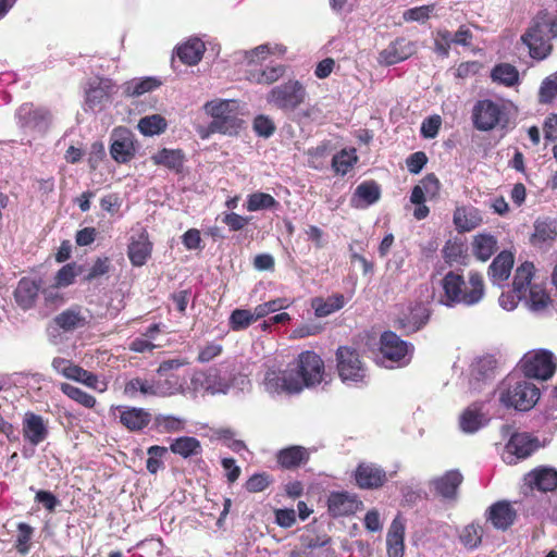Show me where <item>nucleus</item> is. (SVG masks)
Wrapping results in <instances>:
<instances>
[{
    "label": "nucleus",
    "mask_w": 557,
    "mask_h": 557,
    "mask_svg": "<svg viewBox=\"0 0 557 557\" xmlns=\"http://www.w3.org/2000/svg\"><path fill=\"white\" fill-rule=\"evenodd\" d=\"M325 366L322 358L313 350L302 351L296 363L286 369H269L263 384L270 394H297L305 387L312 388L325 379Z\"/></svg>",
    "instance_id": "1"
},
{
    "label": "nucleus",
    "mask_w": 557,
    "mask_h": 557,
    "mask_svg": "<svg viewBox=\"0 0 557 557\" xmlns=\"http://www.w3.org/2000/svg\"><path fill=\"white\" fill-rule=\"evenodd\" d=\"M444 297L441 302L447 307L457 304L466 306H474L484 297L483 277L478 272H470L469 281L466 282L463 276L453 271L448 272L442 280Z\"/></svg>",
    "instance_id": "2"
},
{
    "label": "nucleus",
    "mask_w": 557,
    "mask_h": 557,
    "mask_svg": "<svg viewBox=\"0 0 557 557\" xmlns=\"http://www.w3.org/2000/svg\"><path fill=\"white\" fill-rule=\"evenodd\" d=\"M557 37V13L540 12L522 35L521 40L529 48L533 59L543 60L552 51L550 39Z\"/></svg>",
    "instance_id": "3"
},
{
    "label": "nucleus",
    "mask_w": 557,
    "mask_h": 557,
    "mask_svg": "<svg viewBox=\"0 0 557 557\" xmlns=\"http://www.w3.org/2000/svg\"><path fill=\"white\" fill-rule=\"evenodd\" d=\"M498 400L506 408L529 411L540 399L536 385L517 375L506 376L498 385Z\"/></svg>",
    "instance_id": "4"
},
{
    "label": "nucleus",
    "mask_w": 557,
    "mask_h": 557,
    "mask_svg": "<svg viewBox=\"0 0 557 557\" xmlns=\"http://www.w3.org/2000/svg\"><path fill=\"white\" fill-rule=\"evenodd\" d=\"M205 113L211 117L212 129L219 134H237L242 125L238 117L239 102L235 99H214L207 101L202 107Z\"/></svg>",
    "instance_id": "5"
},
{
    "label": "nucleus",
    "mask_w": 557,
    "mask_h": 557,
    "mask_svg": "<svg viewBox=\"0 0 557 557\" xmlns=\"http://www.w3.org/2000/svg\"><path fill=\"white\" fill-rule=\"evenodd\" d=\"M307 89L296 79H289L274 86L267 95V101L274 108L284 112H294L307 98Z\"/></svg>",
    "instance_id": "6"
},
{
    "label": "nucleus",
    "mask_w": 557,
    "mask_h": 557,
    "mask_svg": "<svg viewBox=\"0 0 557 557\" xmlns=\"http://www.w3.org/2000/svg\"><path fill=\"white\" fill-rule=\"evenodd\" d=\"M520 367L528 377L547 380L555 372L556 361L549 350H529L521 359Z\"/></svg>",
    "instance_id": "7"
},
{
    "label": "nucleus",
    "mask_w": 557,
    "mask_h": 557,
    "mask_svg": "<svg viewBox=\"0 0 557 557\" xmlns=\"http://www.w3.org/2000/svg\"><path fill=\"white\" fill-rule=\"evenodd\" d=\"M506 112L504 104L490 100H479L472 109L473 126L481 132H488L496 128L502 121H505Z\"/></svg>",
    "instance_id": "8"
},
{
    "label": "nucleus",
    "mask_w": 557,
    "mask_h": 557,
    "mask_svg": "<svg viewBox=\"0 0 557 557\" xmlns=\"http://www.w3.org/2000/svg\"><path fill=\"white\" fill-rule=\"evenodd\" d=\"M337 371L346 384L364 382L367 368L358 350H337Z\"/></svg>",
    "instance_id": "9"
},
{
    "label": "nucleus",
    "mask_w": 557,
    "mask_h": 557,
    "mask_svg": "<svg viewBox=\"0 0 557 557\" xmlns=\"http://www.w3.org/2000/svg\"><path fill=\"white\" fill-rule=\"evenodd\" d=\"M497 369V360L491 354L484 352L476 357L470 366V391L480 392L482 385L494 379Z\"/></svg>",
    "instance_id": "10"
},
{
    "label": "nucleus",
    "mask_w": 557,
    "mask_h": 557,
    "mask_svg": "<svg viewBox=\"0 0 557 557\" xmlns=\"http://www.w3.org/2000/svg\"><path fill=\"white\" fill-rule=\"evenodd\" d=\"M51 366L55 372L62 374L66 379L81 382L88 387L98 389L99 392H103L107 388L104 384L102 387H99V381L95 374L74 364L71 360L54 358Z\"/></svg>",
    "instance_id": "11"
},
{
    "label": "nucleus",
    "mask_w": 557,
    "mask_h": 557,
    "mask_svg": "<svg viewBox=\"0 0 557 557\" xmlns=\"http://www.w3.org/2000/svg\"><path fill=\"white\" fill-rule=\"evenodd\" d=\"M539 447L540 443L536 437H533L528 433H516L510 437L506 445V455L504 456V459L506 462L512 463L515 461L513 457L517 459L527 458Z\"/></svg>",
    "instance_id": "12"
},
{
    "label": "nucleus",
    "mask_w": 557,
    "mask_h": 557,
    "mask_svg": "<svg viewBox=\"0 0 557 557\" xmlns=\"http://www.w3.org/2000/svg\"><path fill=\"white\" fill-rule=\"evenodd\" d=\"M110 153L120 163L128 162L134 157V135L128 128L117 127L113 131Z\"/></svg>",
    "instance_id": "13"
},
{
    "label": "nucleus",
    "mask_w": 557,
    "mask_h": 557,
    "mask_svg": "<svg viewBox=\"0 0 557 557\" xmlns=\"http://www.w3.org/2000/svg\"><path fill=\"white\" fill-rule=\"evenodd\" d=\"M16 116L22 127L37 132H45L50 123V113L42 108H34L30 103L22 104Z\"/></svg>",
    "instance_id": "14"
},
{
    "label": "nucleus",
    "mask_w": 557,
    "mask_h": 557,
    "mask_svg": "<svg viewBox=\"0 0 557 557\" xmlns=\"http://www.w3.org/2000/svg\"><path fill=\"white\" fill-rule=\"evenodd\" d=\"M417 51L416 44L406 38H397L383 49L377 58L380 64L393 65L407 60Z\"/></svg>",
    "instance_id": "15"
},
{
    "label": "nucleus",
    "mask_w": 557,
    "mask_h": 557,
    "mask_svg": "<svg viewBox=\"0 0 557 557\" xmlns=\"http://www.w3.org/2000/svg\"><path fill=\"white\" fill-rule=\"evenodd\" d=\"M173 388L165 387L164 384H161L160 381H149L140 377H135L128 381L124 387V394L131 398H134L137 393H140L145 396H157V397H166L173 395Z\"/></svg>",
    "instance_id": "16"
},
{
    "label": "nucleus",
    "mask_w": 557,
    "mask_h": 557,
    "mask_svg": "<svg viewBox=\"0 0 557 557\" xmlns=\"http://www.w3.org/2000/svg\"><path fill=\"white\" fill-rule=\"evenodd\" d=\"M113 88L114 85L110 78L96 77L91 79L86 90L87 106L92 110L101 109L109 101Z\"/></svg>",
    "instance_id": "17"
},
{
    "label": "nucleus",
    "mask_w": 557,
    "mask_h": 557,
    "mask_svg": "<svg viewBox=\"0 0 557 557\" xmlns=\"http://www.w3.org/2000/svg\"><path fill=\"white\" fill-rule=\"evenodd\" d=\"M355 478L361 488H377L386 481V472L374 463L362 462L358 466Z\"/></svg>",
    "instance_id": "18"
},
{
    "label": "nucleus",
    "mask_w": 557,
    "mask_h": 557,
    "mask_svg": "<svg viewBox=\"0 0 557 557\" xmlns=\"http://www.w3.org/2000/svg\"><path fill=\"white\" fill-rule=\"evenodd\" d=\"M362 505L355 495L347 492H335L329 496V511L333 517L348 516L356 512Z\"/></svg>",
    "instance_id": "19"
},
{
    "label": "nucleus",
    "mask_w": 557,
    "mask_h": 557,
    "mask_svg": "<svg viewBox=\"0 0 557 557\" xmlns=\"http://www.w3.org/2000/svg\"><path fill=\"white\" fill-rule=\"evenodd\" d=\"M91 319V314L87 309L82 307H72L54 319L57 325L64 331H74L86 326Z\"/></svg>",
    "instance_id": "20"
},
{
    "label": "nucleus",
    "mask_w": 557,
    "mask_h": 557,
    "mask_svg": "<svg viewBox=\"0 0 557 557\" xmlns=\"http://www.w3.org/2000/svg\"><path fill=\"white\" fill-rule=\"evenodd\" d=\"M120 422L129 431L137 432L146 428L151 421V414L144 408L117 407Z\"/></svg>",
    "instance_id": "21"
},
{
    "label": "nucleus",
    "mask_w": 557,
    "mask_h": 557,
    "mask_svg": "<svg viewBox=\"0 0 557 557\" xmlns=\"http://www.w3.org/2000/svg\"><path fill=\"white\" fill-rule=\"evenodd\" d=\"M513 267V256L511 252L502 251L493 260L488 268V277L494 285L503 286L508 280Z\"/></svg>",
    "instance_id": "22"
},
{
    "label": "nucleus",
    "mask_w": 557,
    "mask_h": 557,
    "mask_svg": "<svg viewBox=\"0 0 557 557\" xmlns=\"http://www.w3.org/2000/svg\"><path fill=\"white\" fill-rule=\"evenodd\" d=\"M440 181L435 174H428L413 187L410 201L414 205H421L426 200L436 198L440 191Z\"/></svg>",
    "instance_id": "23"
},
{
    "label": "nucleus",
    "mask_w": 557,
    "mask_h": 557,
    "mask_svg": "<svg viewBox=\"0 0 557 557\" xmlns=\"http://www.w3.org/2000/svg\"><path fill=\"white\" fill-rule=\"evenodd\" d=\"M23 435L32 445L44 442L48 435L44 419L38 414L27 412L23 420Z\"/></svg>",
    "instance_id": "24"
},
{
    "label": "nucleus",
    "mask_w": 557,
    "mask_h": 557,
    "mask_svg": "<svg viewBox=\"0 0 557 557\" xmlns=\"http://www.w3.org/2000/svg\"><path fill=\"white\" fill-rule=\"evenodd\" d=\"M516 519V510L507 502H497L487 510V520L498 530H507Z\"/></svg>",
    "instance_id": "25"
},
{
    "label": "nucleus",
    "mask_w": 557,
    "mask_h": 557,
    "mask_svg": "<svg viewBox=\"0 0 557 557\" xmlns=\"http://www.w3.org/2000/svg\"><path fill=\"white\" fill-rule=\"evenodd\" d=\"M374 362L385 369L401 368L411 361L409 350H371Z\"/></svg>",
    "instance_id": "26"
},
{
    "label": "nucleus",
    "mask_w": 557,
    "mask_h": 557,
    "mask_svg": "<svg viewBox=\"0 0 557 557\" xmlns=\"http://www.w3.org/2000/svg\"><path fill=\"white\" fill-rule=\"evenodd\" d=\"M525 481L531 487L548 492L557 487V471L553 468L542 467L528 473Z\"/></svg>",
    "instance_id": "27"
},
{
    "label": "nucleus",
    "mask_w": 557,
    "mask_h": 557,
    "mask_svg": "<svg viewBox=\"0 0 557 557\" xmlns=\"http://www.w3.org/2000/svg\"><path fill=\"white\" fill-rule=\"evenodd\" d=\"M151 252V244L145 231L140 232L137 237H132L128 245V258L133 265L141 267L146 263Z\"/></svg>",
    "instance_id": "28"
},
{
    "label": "nucleus",
    "mask_w": 557,
    "mask_h": 557,
    "mask_svg": "<svg viewBox=\"0 0 557 557\" xmlns=\"http://www.w3.org/2000/svg\"><path fill=\"white\" fill-rule=\"evenodd\" d=\"M405 525L403 521L397 517L393 520L387 535H386V545H387V555L388 557H404L405 550Z\"/></svg>",
    "instance_id": "29"
},
{
    "label": "nucleus",
    "mask_w": 557,
    "mask_h": 557,
    "mask_svg": "<svg viewBox=\"0 0 557 557\" xmlns=\"http://www.w3.org/2000/svg\"><path fill=\"white\" fill-rule=\"evenodd\" d=\"M206 51L203 41L198 37H191L176 48L180 60L187 65H196Z\"/></svg>",
    "instance_id": "30"
},
{
    "label": "nucleus",
    "mask_w": 557,
    "mask_h": 557,
    "mask_svg": "<svg viewBox=\"0 0 557 557\" xmlns=\"http://www.w3.org/2000/svg\"><path fill=\"white\" fill-rule=\"evenodd\" d=\"M429 318V308L424 304H416L409 308V312L399 322L408 332H416L428 323Z\"/></svg>",
    "instance_id": "31"
},
{
    "label": "nucleus",
    "mask_w": 557,
    "mask_h": 557,
    "mask_svg": "<svg viewBox=\"0 0 557 557\" xmlns=\"http://www.w3.org/2000/svg\"><path fill=\"white\" fill-rule=\"evenodd\" d=\"M530 311L536 314L545 312L552 300L546 290L539 284H532L523 298Z\"/></svg>",
    "instance_id": "32"
},
{
    "label": "nucleus",
    "mask_w": 557,
    "mask_h": 557,
    "mask_svg": "<svg viewBox=\"0 0 557 557\" xmlns=\"http://www.w3.org/2000/svg\"><path fill=\"white\" fill-rule=\"evenodd\" d=\"M40 286L30 278H22L14 292V297L18 306L23 309H29L38 296Z\"/></svg>",
    "instance_id": "33"
},
{
    "label": "nucleus",
    "mask_w": 557,
    "mask_h": 557,
    "mask_svg": "<svg viewBox=\"0 0 557 557\" xmlns=\"http://www.w3.org/2000/svg\"><path fill=\"white\" fill-rule=\"evenodd\" d=\"M345 306V297L342 294L331 295L326 298L314 297L311 300V307L318 318L327 317Z\"/></svg>",
    "instance_id": "34"
},
{
    "label": "nucleus",
    "mask_w": 557,
    "mask_h": 557,
    "mask_svg": "<svg viewBox=\"0 0 557 557\" xmlns=\"http://www.w3.org/2000/svg\"><path fill=\"white\" fill-rule=\"evenodd\" d=\"M156 165H163L169 170L181 172L185 162V156L180 149L163 148L151 156Z\"/></svg>",
    "instance_id": "35"
},
{
    "label": "nucleus",
    "mask_w": 557,
    "mask_h": 557,
    "mask_svg": "<svg viewBox=\"0 0 557 557\" xmlns=\"http://www.w3.org/2000/svg\"><path fill=\"white\" fill-rule=\"evenodd\" d=\"M557 236V221L545 219L536 220L534 223V233L531 242L534 246H543L552 243Z\"/></svg>",
    "instance_id": "36"
},
{
    "label": "nucleus",
    "mask_w": 557,
    "mask_h": 557,
    "mask_svg": "<svg viewBox=\"0 0 557 557\" xmlns=\"http://www.w3.org/2000/svg\"><path fill=\"white\" fill-rule=\"evenodd\" d=\"M380 196L379 185L373 181H369L357 186L351 201L356 207H367L375 203Z\"/></svg>",
    "instance_id": "37"
},
{
    "label": "nucleus",
    "mask_w": 557,
    "mask_h": 557,
    "mask_svg": "<svg viewBox=\"0 0 557 557\" xmlns=\"http://www.w3.org/2000/svg\"><path fill=\"white\" fill-rule=\"evenodd\" d=\"M471 248L476 259L486 261L495 253L497 249V240L491 234H478L473 237Z\"/></svg>",
    "instance_id": "38"
},
{
    "label": "nucleus",
    "mask_w": 557,
    "mask_h": 557,
    "mask_svg": "<svg viewBox=\"0 0 557 557\" xmlns=\"http://www.w3.org/2000/svg\"><path fill=\"white\" fill-rule=\"evenodd\" d=\"M454 223L459 232H470L482 223V218L474 208H457L454 213Z\"/></svg>",
    "instance_id": "39"
},
{
    "label": "nucleus",
    "mask_w": 557,
    "mask_h": 557,
    "mask_svg": "<svg viewBox=\"0 0 557 557\" xmlns=\"http://www.w3.org/2000/svg\"><path fill=\"white\" fill-rule=\"evenodd\" d=\"M160 82L154 77L133 78L122 85L125 97H139L150 92L160 86Z\"/></svg>",
    "instance_id": "40"
},
{
    "label": "nucleus",
    "mask_w": 557,
    "mask_h": 557,
    "mask_svg": "<svg viewBox=\"0 0 557 557\" xmlns=\"http://www.w3.org/2000/svg\"><path fill=\"white\" fill-rule=\"evenodd\" d=\"M484 414L476 404L468 407L460 416V429L466 433H474L484 425Z\"/></svg>",
    "instance_id": "41"
},
{
    "label": "nucleus",
    "mask_w": 557,
    "mask_h": 557,
    "mask_svg": "<svg viewBox=\"0 0 557 557\" xmlns=\"http://www.w3.org/2000/svg\"><path fill=\"white\" fill-rule=\"evenodd\" d=\"M461 482L462 475L458 471H448L434 481V486L443 497L454 498Z\"/></svg>",
    "instance_id": "42"
},
{
    "label": "nucleus",
    "mask_w": 557,
    "mask_h": 557,
    "mask_svg": "<svg viewBox=\"0 0 557 557\" xmlns=\"http://www.w3.org/2000/svg\"><path fill=\"white\" fill-rule=\"evenodd\" d=\"M308 459L307 450L301 446H292L280 450L277 461L284 468H294Z\"/></svg>",
    "instance_id": "43"
},
{
    "label": "nucleus",
    "mask_w": 557,
    "mask_h": 557,
    "mask_svg": "<svg viewBox=\"0 0 557 557\" xmlns=\"http://www.w3.org/2000/svg\"><path fill=\"white\" fill-rule=\"evenodd\" d=\"M534 274V265L531 262H524L520 267L517 268L515 276H513V288L515 293L520 295L524 294L529 290L531 284V280Z\"/></svg>",
    "instance_id": "44"
},
{
    "label": "nucleus",
    "mask_w": 557,
    "mask_h": 557,
    "mask_svg": "<svg viewBox=\"0 0 557 557\" xmlns=\"http://www.w3.org/2000/svg\"><path fill=\"white\" fill-rule=\"evenodd\" d=\"M284 66L273 65L267 66L261 71H249L248 79L256 84L269 85L278 81L284 75Z\"/></svg>",
    "instance_id": "45"
},
{
    "label": "nucleus",
    "mask_w": 557,
    "mask_h": 557,
    "mask_svg": "<svg viewBox=\"0 0 557 557\" xmlns=\"http://www.w3.org/2000/svg\"><path fill=\"white\" fill-rule=\"evenodd\" d=\"M170 449L183 458H188L190 456H195L200 454L201 446L197 438L183 436L176 438L170 446Z\"/></svg>",
    "instance_id": "46"
},
{
    "label": "nucleus",
    "mask_w": 557,
    "mask_h": 557,
    "mask_svg": "<svg viewBox=\"0 0 557 557\" xmlns=\"http://www.w3.org/2000/svg\"><path fill=\"white\" fill-rule=\"evenodd\" d=\"M246 209L249 212L275 209L280 205L273 196L267 193L256 191L247 197Z\"/></svg>",
    "instance_id": "47"
},
{
    "label": "nucleus",
    "mask_w": 557,
    "mask_h": 557,
    "mask_svg": "<svg viewBox=\"0 0 557 557\" xmlns=\"http://www.w3.org/2000/svg\"><path fill=\"white\" fill-rule=\"evenodd\" d=\"M492 79L505 86H513L519 81L518 70L509 63H500L492 70Z\"/></svg>",
    "instance_id": "48"
},
{
    "label": "nucleus",
    "mask_w": 557,
    "mask_h": 557,
    "mask_svg": "<svg viewBox=\"0 0 557 557\" xmlns=\"http://www.w3.org/2000/svg\"><path fill=\"white\" fill-rule=\"evenodd\" d=\"M138 128L146 136L158 135L165 131L166 121L159 114L145 116L139 120Z\"/></svg>",
    "instance_id": "49"
},
{
    "label": "nucleus",
    "mask_w": 557,
    "mask_h": 557,
    "mask_svg": "<svg viewBox=\"0 0 557 557\" xmlns=\"http://www.w3.org/2000/svg\"><path fill=\"white\" fill-rule=\"evenodd\" d=\"M356 150H342L333 157L332 166L336 173L345 175L357 162Z\"/></svg>",
    "instance_id": "50"
},
{
    "label": "nucleus",
    "mask_w": 557,
    "mask_h": 557,
    "mask_svg": "<svg viewBox=\"0 0 557 557\" xmlns=\"http://www.w3.org/2000/svg\"><path fill=\"white\" fill-rule=\"evenodd\" d=\"M482 536L483 528L480 524L471 523L463 528L459 535V539L460 542L465 545V547L473 549L480 545Z\"/></svg>",
    "instance_id": "51"
},
{
    "label": "nucleus",
    "mask_w": 557,
    "mask_h": 557,
    "mask_svg": "<svg viewBox=\"0 0 557 557\" xmlns=\"http://www.w3.org/2000/svg\"><path fill=\"white\" fill-rule=\"evenodd\" d=\"M154 425L160 433H173L183 431L185 421L173 416L158 414L154 418Z\"/></svg>",
    "instance_id": "52"
},
{
    "label": "nucleus",
    "mask_w": 557,
    "mask_h": 557,
    "mask_svg": "<svg viewBox=\"0 0 557 557\" xmlns=\"http://www.w3.org/2000/svg\"><path fill=\"white\" fill-rule=\"evenodd\" d=\"M60 388L63 394L86 408H92L96 405V398L92 395L82 391L74 385L62 383Z\"/></svg>",
    "instance_id": "53"
},
{
    "label": "nucleus",
    "mask_w": 557,
    "mask_h": 557,
    "mask_svg": "<svg viewBox=\"0 0 557 557\" xmlns=\"http://www.w3.org/2000/svg\"><path fill=\"white\" fill-rule=\"evenodd\" d=\"M258 318L255 310L236 309L232 312L230 323L233 330H243L256 322Z\"/></svg>",
    "instance_id": "54"
},
{
    "label": "nucleus",
    "mask_w": 557,
    "mask_h": 557,
    "mask_svg": "<svg viewBox=\"0 0 557 557\" xmlns=\"http://www.w3.org/2000/svg\"><path fill=\"white\" fill-rule=\"evenodd\" d=\"M78 273L79 271L76 264L69 263L63 265L55 274V287H66L71 285Z\"/></svg>",
    "instance_id": "55"
},
{
    "label": "nucleus",
    "mask_w": 557,
    "mask_h": 557,
    "mask_svg": "<svg viewBox=\"0 0 557 557\" xmlns=\"http://www.w3.org/2000/svg\"><path fill=\"white\" fill-rule=\"evenodd\" d=\"M289 306V302L285 298H276L264 304L258 305L253 308L256 317L259 319L268 315L269 313L280 311Z\"/></svg>",
    "instance_id": "56"
},
{
    "label": "nucleus",
    "mask_w": 557,
    "mask_h": 557,
    "mask_svg": "<svg viewBox=\"0 0 557 557\" xmlns=\"http://www.w3.org/2000/svg\"><path fill=\"white\" fill-rule=\"evenodd\" d=\"M269 54V48L264 45L258 46L250 51H240L237 53L238 60L246 62L247 65L258 64Z\"/></svg>",
    "instance_id": "57"
},
{
    "label": "nucleus",
    "mask_w": 557,
    "mask_h": 557,
    "mask_svg": "<svg viewBox=\"0 0 557 557\" xmlns=\"http://www.w3.org/2000/svg\"><path fill=\"white\" fill-rule=\"evenodd\" d=\"M557 96V76L547 77L541 85L539 98L543 103L550 102Z\"/></svg>",
    "instance_id": "58"
},
{
    "label": "nucleus",
    "mask_w": 557,
    "mask_h": 557,
    "mask_svg": "<svg viewBox=\"0 0 557 557\" xmlns=\"http://www.w3.org/2000/svg\"><path fill=\"white\" fill-rule=\"evenodd\" d=\"M253 129L259 136L268 138L275 132V124L269 116L260 114L253 120Z\"/></svg>",
    "instance_id": "59"
},
{
    "label": "nucleus",
    "mask_w": 557,
    "mask_h": 557,
    "mask_svg": "<svg viewBox=\"0 0 557 557\" xmlns=\"http://www.w3.org/2000/svg\"><path fill=\"white\" fill-rule=\"evenodd\" d=\"M205 388L212 395L219 393L225 394L230 388V384L225 379H221L216 374H209L206 377Z\"/></svg>",
    "instance_id": "60"
},
{
    "label": "nucleus",
    "mask_w": 557,
    "mask_h": 557,
    "mask_svg": "<svg viewBox=\"0 0 557 557\" xmlns=\"http://www.w3.org/2000/svg\"><path fill=\"white\" fill-rule=\"evenodd\" d=\"M17 530L16 549L22 554H26L34 530L30 525L23 522L18 524Z\"/></svg>",
    "instance_id": "61"
},
{
    "label": "nucleus",
    "mask_w": 557,
    "mask_h": 557,
    "mask_svg": "<svg viewBox=\"0 0 557 557\" xmlns=\"http://www.w3.org/2000/svg\"><path fill=\"white\" fill-rule=\"evenodd\" d=\"M272 482L271 478L267 473H257L253 474L249 480L246 482V488L250 493H258L264 491L270 483Z\"/></svg>",
    "instance_id": "62"
},
{
    "label": "nucleus",
    "mask_w": 557,
    "mask_h": 557,
    "mask_svg": "<svg viewBox=\"0 0 557 557\" xmlns=\"http://www.w3.org/2000/svg\"><path fill=\"white\" fill-rule=\"evenodd\" d=\"M442 125V119L440 115H432L425 119L421 125V135L424 138H435Z\"/></svg>",
    "instance_id": "63"
},
{
    "label": "nucleus",
    "mask_w": 557,
    "mask_h": 557,
    "mask_svg": "<svg viewBox=\"0 0 557 557\" xmlns=\"http://www.w3.org/2000/svg\"><path fill=\"white\" fill-rule=\"evenodd\" d=\"M432 5L416 7L404 12L405 21L424 22L429 18L430 13L433 11Z\"/></svg>",
    "instance_id": "64"
}]
</instances>
